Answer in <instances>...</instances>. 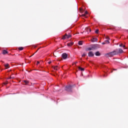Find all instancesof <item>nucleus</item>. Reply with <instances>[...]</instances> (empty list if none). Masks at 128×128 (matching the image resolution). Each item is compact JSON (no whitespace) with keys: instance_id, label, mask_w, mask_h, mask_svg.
Here are the masks:
<instances>
[{"instance_id":"obj_1","label":"nucleus","mask_w":128,"mask_h":128,"mask_svg":"<svg viewBox=\"0 0 128 128\" xmlns=\"http://www.w3.org/2000/svg\"><path fill=\"white\" fill-rule=\"evenodd\" d=\"M116 54H118V50H116L112 52H110L106 54V56H116Z\"/></svg>"},{"instance_id":"obj_2","label":"nucleus","mask_w":128,"mask_h":128,"mask_svg":"<svg viewBox=\"0 0 128 128\" xmlns=\"http://www.w3.org/2000/svg\"><path fill=\"white\" fill-rule=\"evenodd\" d=\"M100 48V46L98 44H95L90 48H88L87 50H92V48Z\"/></svg>"},{"instance_id":"obj_3","label":"nucleus","mask_w":128,"mask_h":128,"mask_svg":"<svg viewBox=\"0 0 128 128\" xmlns=\"http://www.w3.org/2000/svg\"><path fill=\"white\" fill-rule=\"evenodd\" d=\"M72 86L70 85L68 86H66L65 87V90H66L67 92H72Z\"/></svg>"},{"instance_id":"obj_4","label":"nucleus","mask_w":128,"mask_h":128,"mask_svg":"<svg viewBox=\"0 0 128 128\" xmlns=\"http://www.w3.org/2000/svg\"><path fill=\"white\" fill-rule=\"evenodd\" d=\"M63 60H66V58H68V54L66 53H64L62 56Z\"/></svg>"},{"instance_id":"obj_5","label":"nucleus","mask_w":128,"mask_h":128,"mask_svg":"<svg viewBox=\"0 0 128 128\" xmlns=\"http://www.w3.org/2000/svg\"><path fill=\"white\" fill-rule=\"evenodd\" d=\"M88 56H94V52H90L88 53Z\"/></svg>"},{"instance_id":"obj_6","label":"nucleus","mask_w":128,"mask_h":128,"mask_svg":"<svg viewBox=\"0 0 128 128\" xmlns=\"http://www.w3.org/2000/svg\"><path fill=\"white\" fill-rule=\"evenodd\" d=\"M92 42H98V38H92Z\"/></svg>"},{"instance_id":"obj_7","label":"nucleus","mask_w":128,"mask_h":128,"mask_svg":"<svg viewBox=\"0 0 128 128\" xmlns=\"http://www.w3.org/2000/svg\"><path fill=\"white\" fill-rule=\"evenodd\" d=\"M118 50V54H122V52H124V50L121 48H119Z\"/></svg>"},{"instance_id":"obj_8","label":"nucleus","mask_w":128,"mask_h":128,"mask_svg":"<svg viewBox=\"0 0 128 128\" xmlns=\"http://www.w3.org/2000/svg\"><path fill=\"white\" fill-rule=\"evenodd\" d=\"M106 38L107 40H105V42H106V44H110V41H108V40H110V38L108 37H106Z\"/></svg>"},{"instance_id":"obj_9","label":"nucleus","mask_w":128,"mask_h":128,"mask_svg":"<svg viewBox=\"0 0 128 128\" xmlns=\"http://www.w3.org/2000/svg\"><path fill=\"white\" fill-rule=\"evenodd\" d=\"M95 54L97 56H100V53L98 52H97L95 53Z\"/></svg>"},{"instance_id":"obj_10","label":"nucleus","mask_w":128,"mask_h":128,"mask_svg":"<svg viewBox=\"0 0 128 128\" xmlns=\"http://www.w3.org/2000/svg\"><path fill=\"white\" fill-rule=\"evenodd\" d=\"M72 44H74V42H70V43L68 44V46H72Z\"/></svg>"},{"instance_id":"obj_11","label":"nucleus","mask_w":128,"mask_h":128,"mask_svg":"<svg viewBox=\"0 0 128 128\" xmlns=\"http://www.w3.org/2000/svg\"><path fill=\"white\" fill-rule=\"evenodd\" d=\"M78 70H81V72H82V71L84 70V68H82L81 67H78Z\"/></svg>"},{"instance_id":"obj_12","label":"nucleus","mask_w":128,"mask_h":128,"mask_svg":"<svg viewBox=\"0 0 128 128\" xmlns=\"http://www.w3.org/2000/svg\"><path fill=\"white\" fill-rule=\"evenodd\" d=\"M2 54H8V51H6V50H4L2 52Z\"/></svg>"},{"instance_id":"obj_13","label":"nucleus","mask_w":128,"mask_h":128,"mask_svg":"<svg viewBox=\"0 0 128 128\" xmlns=\"http://www.w3.org/2000/svg\"><path fill=\"white\" fill-rule=\"evenodd\" d=\"M9 66L10 65L8 64H6L4 65V66H5L6 68H10Z\"/></svg>"},{"instance_id":"obj_14","label":"nucleus","mask_w":128,"mask_h":128,"mask_svg":"<svg viewBox=\"0 0 128 128\" xmlns=\"http://www.w3.org/2000/svg\"><path fill=\"white\" fill-rule=\"evenodd\" d=\"M58 68H58V66H55L54 67V70H58Z\"/></svg>"},{"instance_id":"obj_15","label":"nucleus","mask_w":128,"mask_h":128,"mask_svg":"<svg viewBox=\"0 0 128 128\" xmlns=\"http://www.w3.org/2000/svg\"><path fill=\"white\" fill-rule=\"evenodd\" d=\"M78 44H79V46H82V42L79 41Z\"/></svg>"},{"instance_id":"obj_16","label":"nucleus","mask_w":128,"mask_h":128,"mask_svg":"<svg viewBox=\"0 0 128 128\" xmlns=\"http://www.w3.org/2000/svg\"><path fill=\"white\" fill-rule=\"evenodd\" d=\"M88 14V11H86L85 12V14H82L83 16H86V14Z\"/></svg>"},{"instance_id":"obj_17","label":"nucleus","mask_w":128,"mask_h":128,"mask_svg":"<svg viewBox=\"0 0 128 128\" xmlns=\"http://www.w3.org/2000/svg\"><path fill=\"white\" fill-rule=\"evenodd\" d=\"M24 82L25 83V84L26 86L30 82L28 80H24Z\"/></svg>"},{"instance_id":"obj_18","label":"nucleus","mask_w":128,"mask_h":128,"mask_svg":"<svg viewBox=\"0 0 128 128\" xmlns=\"http://www.w3.org/2000/svg\"><path fill=\"white\" fill-rule=\"evenodd\" d=\"M66 36H68V34H66V35H64L63 37H62V40H66Z\"/></svg>"},{"instance_id":"obj_19","label":"nucleus","mask_w":128,"mask_h":128,"mask_svg":"<svg viewBox=\"0 0 128 128\" xmlns=\"http://www.w3.org/2000/svg\"><path fill=\"white\" fill-rule=\"evenodd\" d=\"M120 47L122 46L123 48H126V45H123L122 44H120Z\"/></svg>"},{"instance_id":"obj_20","label":"nucleus","mask_w":128,"mask_h":128,"mask_svg":"<svg viewBox=\"0 0 128 128\" xmlns=\"http://www.w3.org/2000/svg\"><path fill=\"white\" fill-rule=\"evenodd\" d=\"M18 50H24V48L20 47V48H18Z\"/></svg>"},{"instance_id":"obj_21","label":"nucleus","mask_w":128,"mask_h":128,"mask_svg":"<svg viewBox=\"0 0 128 128\" xmlns=\"http://www.w3.org/2000/svg\"><path fill=\"white\" fill-rule=\"evenodd\" d=\"M72 36H70V34L69 35H67L66 36V37L67 38H70Z\"/></svg>"},{"instance_id":"obj_22","label":"nucleus","mask_w":128,"mask_h":128,"mask_svg":"<svg viewBox=\"0 0 128 128\" xmlns=\"http://www.w3.org/2000/svg\"><path fill=\"white\" fill-rule=\"evenodd\" d=\"M86 56V53H84L83 54H82V57Z\"/></svg>"},{"instance_id":"obj_23","label":"nucleus","mask_w":128,"mask_h":128,"mask_svg":"<svg viewBox=\"0 0 128 128\" xmlns=\"http://www.w3.org/2000/svg\"><path fill=\"white\" fill-rule=\"evenodd\" d=\"M95 32H96V34H98V30H96L95 31Z\"/></svg>"},{"instance_id":"obj_24","label":"nucleus","mask_w":128,"mask_h":128,"mask_svg":"<svg viewBox=\"0 0 128 128\" xmlns=\"http://www.w3.org/2000/svg\"><path fill=\"white\" fill-rule=\"evenodd\" d=\"M102 44H106V42H102Z\"/></svg>"},{"instance_id":"obj_25","label":"nucleus","mask_w":128,"mask_h":128,"mask_svg":"<svg viewBox=\"0 0 128 128\" xmlns=\"http://www.w3.org/2000/svg\"><path fill=\"white\" fill-rule=\"evenodd\" d=\"M40 64V62L38 61L37 62V64Z\"/></svg>"},{"instance_id":"obj_26","label":"nucleus","mask_w":128,"mask_h":128,"mask_svg":"<svg viewBox=\"0 0 128 128\" xmlns=\"http://www.w3.org/2000/svg\"><path fill=\"white\" fill-rule=\"evenodd\" d=\"M51 63H52V62H48V64H50Z\"/></svg>"},{"instance_id":"obj_27","label":"nucleus","mask_w":128,"mask_h":128,"mask_svg":"<svg viewBox=\"0 0 128 128\" xmlns=\"http://www.w3.org/2000/svg\"><path fill=\"white\" fill-rule=\"evenodd\" d=\"M4 84H8V83H5Z\"/></svg>"},{"instance_id":"obj_28","label":"nucleus","mask_w":128,"mask_h":128,"mask_svg":"<svg viewBox=\"0 0 128 128\" xmlns=\"http://www.w3.org/2000/svg\"><path fill=\"white\" fill-rule=\"evenodd\" d=\"M104 76H106V75H104Z\"/></svg>"}]
</instances>
